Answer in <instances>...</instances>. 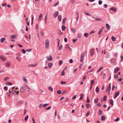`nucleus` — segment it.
I'll return each instance as SVG.
<instances>
[{"instance_id":"obj_1","label":"nucleus","mask_w":123,"mask_h":123,"mask_svg":"<svg viewBox=\"0 0 123 123\" xmlns=\"http://www.w3.org/2000/svg\"><path fill=\"white\" fill-rule=\"evenodd\" d=\"M49 41L48 39H46L45 42V47L46 48H48L49 45Z\"/></svg>"},{"instance_id":"obj_2","label":"nucleus","mask_w":123,"mask_h":123,"mask_svg":"<svg viewBox=\"0 0 123 123\" xmlns=\"http://www.w3.org/2000/svg\"><path fill=\"white\" fill-rule=\"evenodd\" d=\"M7 93V95L8 96V97H10V96L12 94V95H13L15 94L14 95L16 96V95H18V93Z\"/></svg>"},{"instance_id":"obj_3","label":"nucleus","mask_w":123,"mask_h":123,"mask_svg":"<svg viewBox=\"0 0 123 123\" xmlns=\"http://www.w3.org/2000/svg\"><path fill=\"white\" fill-rule=\"evenodd\" d=\"M111 83H110L109 84V85L108 86V88H107V89L106 90V92H109L110 90L111 89Z\"/></svg>"},{"instance_id":"obj_4","label":"nucleus","mask_w":123,"mask_h":123,"mask_svg":"<svg viewBox=\"0 0 123 123\" xmlns=\"http://www.w3.org/2000/svg\"><path fill=\"white\" fill-rule=\"evenodd\" d=\"M47 60L48 61H51L52 59V57L50 55L49 57H47Z\"/></svg>"},{"instance_id":"obj_5","label":"nucleus","mask_w":123,"mask_h":123,"mask_svg":"<svg viewBox=\"0 0 123 123\" xmlns=\"http://www.w3.org/2000/svg\"><path fill=\"white\" fill-rule=\"evenodd\" d=\"M84 59V55L83 54L82 55L80 56V62H83Z\"/></svg>"},{"instance_id":"obj_6","label":"nucleus","mask_w":123,"mask_h":123,"mask_svg":"<svg viewBox=\"0 0 123 123\" xmlns=\"http://www.w3.org/2000/svg\"><path fill=\"white\" fill-rule=\"evenodd\" d=\"M120 68H118L117 67L114 70V73H117V72L118 71L120 70Z\"/></svg>"},{"instance_id":"obj_7","label":"nucleus","mask_w":123,"mask_h":123,"mask_svg":"<svg viewBox=\"0 0 123 123\" xmlns=\"http://www.w3.org/2000/svg\"><path fill=\"white\" fill-rule=\"evenodd\" d=\"M104 27H102L100 29V30L99 31L98 34H100L103 31V30L104 29Z\"/></svg>"},{"instance_id":"obj_8","label":"nucleus","mask_w":123,"mask_h":123,"mask_svg":"<svg viewBox=\"0 0 123 123\" xmlns=\"http://www.w3.org/2000/svg\"><path fill=\"white\" fill-rule=\"evenodd\" d=\"M91 55V56L92 55L94 54V50L93 49H91L90 51Z\"/></svg>"},{"instance_id":"obj_9","label":"nucleus","mask_w":123,"mask_h":123,"mask_svg":"<svg viewBox=\"0 0 123 123\" xmlns=\"http://www.w3.org/2000/svg\"><path fill=\"white\" fill-rule=\"evenodd\" d=\"M0 58L3 61H5L6 60V58L5 57L1 55L0 56Z\"/></svg>"},{"instance_id":"obj_10","label":"nucleus","mask_w":123,"mask_h":123,"mask_svg":"<svg viewBox=\"0 0 123 123\" xmlns=\"http://www.w3.org/2000/svg\"><path fill=\"white\" fill-rule=\"evenodd\" d=\"M106 27L108 30H109L110 28V25L108 24H106Z\"/></svg>"},{"instance_id":"obj_11","label":"nucleus","mask_w":123,"mask_h":123,"mask_svg":"<svg viewBox=\"0 0 123 123\" xmlns=\"http://www.w3.org/2000/svg\"><path fill=\"white\" fill-rule=\"evenodd\" d=\"M94 81V80H92L91 81V86L90 87V89H91L92 86L93 85Z\"/></svg>"},{"instance_id":"obj_12","label":"nucleus","mask_w":123,"mask_h":123,"mask_svg":"<svg viewBox=\"0 0 123 123\" xmlns=\"http://www.w3.org/2000/svg\"><path fill=\"white\" fill-rule=\"evenodd\" d=\"M58 14L59 13L58 12H55L54 15V17L55 18L58 15Z\"/></svg>"},{"instance_id":"obj_13","label":"nucleus","mask_w":123,"mask_h":123,"mask_svg":"<svg viewBox=\"0 0 123 123\" xmlns=\"http://www.w3.org/2000/svg\"><path fill=\"white\" fill-rule=\"evenodd\" d=\"M110 104L111 105H113V101L111 99H110L109 101Z\"/></svg>"},{"instance_id":"obj_14","label":"nucleus","mask_w":123,"mask_h":123,"mask_svg":"<svg viewBox=\"0 0 123 123\" xmlns=\"http://www.w3.org/2000/svg\"><path fill=\"white\" fill-rule=\"evenodd\" d=\"M119 93H116L114 97V98L115 99L119 95Z\"/></svg>"},{"instance_id":"obj_15","label":"nucleus","mask_w":123,"mask_h":123,"mask_svg":"<svg viewBox=\"0 0 123 123\" xmlns=\"http://www.w3.org/2000/svg\"><path fill=\"white\" fill-rule=\"evenodd\" d=\"M111 10H112L115 12L116 11V9L115 7H112L110 9Z\"/></svg>"},{"instance_id":"obj_16","label":"nucleus","mask_w":123,"mask_h":123,"mask_svg":"<svg viewBox=\"0 0 123 123\" xmlns=\"http://www.w3.org/2000/svg\"><path fill=\"white\" fill-rule=\"evenodd\" d=\"M42 17V15L41 14H40V15L39 16V18L38 19V20H41Z\"/></svg>"},{"instance_id":"obj_17","label":"nucleus","mask_w":123,"mask_h":123,"mask_svg":"<svg viewBox=\"0 0 123 123\" xmlns=\"http://www.w3.org/2000/svg\"><path fill=\"white\" fill-rule=\"evenodd\" d=\"M103 69V67H100L99 69L97 71V73H99L100 71H101L102 69Z\"/></svg>"},{"instance_id":"obj_18","label":"nucleus","mask_w":123,"mask_h":123,"mask_svg":"<svg viewBox=\"0 0 123 123\" xmlns=\"http://www.w3.org/2000/svg\"><path fill=\"white\" fill-rule=\"evenodd\" d=\"M37 65V63H36L33 64L29 65V67H30L31 66H32V67H35Z\"/></svg>"},{"instance_id":"obj_19","label":"nucleus","mask_w":123,"mask_h":123,"mask_svg":"<svg viewBox=\"0 0 123 123\" xmlns=\"http://www.w3.org/2000/svg\"><path fill=\"white\" fill-rule=\"evenodd\" d=\"M5 65H6V66L7 67H9L10 65V63L9 62H7L6 64Z\"/></svg>"},{"instance_id":"obj_20","label":"nucleus","mask_w":123,"mask_h":123,"mask_svg":"<svg viewBox=\"0 0 123 123\" xmlns=\"http://www.w3.org/2000/svg\"><path fill=\"white\" fill-rule=\"evenodd\" d=\"M105 119V117L104 116H102L101 117V119L102 121H104Z\"/></svg>"},{"instance_id":"obj_21","label":"nucleus","mask_w":123,"mask_h":123,"mask_svg":"<svg viewBox=\"0 0 123 123\" xmlns=\"http://www.w3.org/2000/svg\"><path fill=\"white\" fill-rule=\"evenodd\" d=\"M58 18L59 20V21H60L62 19V16L61 15H59L58 17Z\"/></svg>"},{"instance_id":"obj_22","label":"nucleus","mask_w":123,"mask_h":123,"mask_svg":"<svg viewBox=\"0 0 123 123\" xmlns=\"http://www.w3.org/2000/svg\"><path fill=\"white\" fill-rule=\"evenodd\" d=\"M83 94L81 93L80 94V98H79L80 100H81L83 98Z\"/></svg>"},{"instance_id":"obj_23","label":"nucleus","mask_w":123,"mask_h":123,"mask_svg":"<svg viewBox=\"0 0 123 123\" xmlns=\"http://www.w3.org/2000/svg\"><path fill=\"white\" fill-rule=\"evenodd\" d=\"M16 58L18 62H20L21 61V58L20 56L17 57Z\"/></svg>"},{"instance_id":"obj_24","label":"nucleus","mask_w":123,"mask_h":123,"mask_svg":"<svg viewBox=\"0 0 123 123\" xmlns=\"http://www.w3.org/2000/svg\"><path fill=\"white\" fill-rule=\"evenodd\" d=\"M66 19H67V18H66V17L64 18L63 19V20L62 22V23L63 24H65V21L66 20Z\"/></svg>"},{"instance_id":"obj_25","label":"nucleus","mask_w":123,"mask_h":123,"mask_svg":"<svg viewBox=\"0 0 123 123\" xmlns=\"http://www.w3.org/2000/svg\"><path fill=\"white\" fill-rule=\"evenodd\" d=\"M16 37L15 35H12L10 37L12 39H13L14 38Z\"/></svg>"},{"instance_id":"obj_26","label":"nucleus","mask_w":123,"mask_h":123,"mask_svg":"<svg viewBox=\"0 0 123 123\" xmlns=\"http://www.w3.org/2000/svg\"><path fill=\"white\" fill-rule=\"evenodd\" d=\"M66 28V27L64 26V25H62V30L64 31L65 30Z\"/></svg>"},{"instance_id":"obj_27","label":"nucleus","mask_w":123,"mask_h":123,"mask_svg":"<svg viewBox=\"0 0 123 123\" xmlns=\"http://www.w3.org/2000/svg\"><path fill=\"white\" fill-rule=\"evenodd\" d=\"M52 64L51 63H49L48 64V67L50 68H51L52 66Z\"/></svg>"},{"instance_id":"obj_28","label":"nucleus","mask_w":123,"mask_h":123,"mask_svg":"<svg viewBox=\"0 0 123 123\" xmlns=\"http://www.w3.org/2000/svg\"><path fill=\"white\" fill-rule=\"evenodd\" d=\"M5 40V38H1L0 40V42L1 43L3 42Z\"/></svg>"},{"instance_id":"obj_29","label":"nucleus","mask_w":123,"mask_h":123,"mask_svg":"<svg viewBox=\"0 0 123 123\" xmlns=\"http://www.w3.org/2000/svg\"><path fill=\"white\" fill-rule=\"evenodd\" d=\"M86 107L87 108H89L90 107V104H86Z\"/></svg>"},{"instance_id":"obj_30","label":"nucleus","mask_w":123,"mask_h":123,"mask_svg":"<svg viewBox=\"0 0 123 123\" xmlns=\"http://www.w3.org/2000/svg\"><path fill=\"white\" fill-rule=\"evenodd\" d=\"M111 39H112V40L113 41H115L116 40V39L113 36H112V37Z\"/></svg>"},{"instance_id":"obj_31","label":"nucleus","mask_w":123,"mask_h":123,"mask_svg":"<svg viewBox=\"0 0 123 123\" xmlns=\"http://www.w3.org/2000/svg\"><path fill=\"white\" fill-rule=\"evenodd\" d=\"M48 89L49 90H50L51 92H52L53 91V89H52V88L50 86H49L48 87Z\"/></svg>"},{"instance_id":"obj_32","label":"nucleus","mask_w":123,"mask_h":123,"mask_svg":"<svg viewBox=\"0 0 123 123\" xmlns=\"http://www.w3.org/2000/svg\"><path fill=\"white\" fill-rule=\"evenodd\" d=\"M90 114V112L89 111H88L86 114V116L87 117Z\"/></svg>"},{"instance_id":"obj_33","label":"nucleus","mask_w":123,"mask_h":123,"mask_svg":"<svg viewBox=\"0 0 123 123\" xmlns=\"http://www.w3.org/2000/svg\"><path fill=\"white\" fill-rule=\"evenodd\" d=\"M28 117L29 116L28 115H27L26 116L25 119V121H26L28 119Z\"/></svg>"},{"instance_id":"obj_34","label":"nucleus","mask_w":123,"mask_h":123,"mask_svg":"<svg viewBox=\"0 0 123 123\" xmlns=\"http://www.w3.org/2000/svg\"><path fill=\"white\" fill-rule=\"evenodd\" d=\"M106 96H104L103 98V100L104 101H105L106 100Z\"/></svg>"},{"instance_id":"obj_35","label":"nucleus","mask_w":123,"mask_h":123,"mask_svg":"<svg viewBox=\"0 0 123 123\" xmlns=\"http://www.w3.org/2000/svg\"><path fill=\"white\" fill-rule=\"evenodd\" d=\"M65 74V73L64 72V70H63L62 72V73L61 74V75H64Z\"/></svg>"},{"instance_id":"obj_36","label":"nucleus","mask_w":123,"mask_h":123,"mask_svg":"<svg viewBox=\"0 0 123 123\" xmlns=\"http://www.w3.org/2000/svg\"><path fill=\"white\" fill-rule=\"evenodd\" d=\"M95 20L96 21H101V19L99 18H95Z\"/></svg>"},{"instance_id":"obj_37","label":"nucleus","mask_w":123,"mask_h":123,"mask_svg":"<svg viewBox=\"0 0 123 123\" xmlns=\"http://www.w3.org/2000/svg\"><path fill=\"white\" fill-rule=\"evenodd\" d=\"M98 98H96L94 100V102L95 103H97L98 102Z\"/></svg>"},{"instance_id":"obj_38","label":"nucleus","mask_w":123,"mask_h":123,"mask_svg":"<svg viewBox=\"0 0 123 123\" xmlns=\"http://www.w3.org/2000/svg\"><path fill=\"white\" fill-rule=\"evenodd\" d=\"M9 79V78L8 77H6L4 79V80L5 81H6L7 80Z\"/></svg>"},{"instance_id":"obj_39","label":"nucleus","mask_w":123,"mask_h":123,"mask_svg":"<svg viewBox=\"0 0 123 123\" xmlns=\"http://www.w3.org/2000/svg\"><path fill=\"white\" fill-rule=\"evenodd\" d=\"M84 36L86 37H87L88 36V33H85L84 34Z\"/></svg>"},{"instance_id":"obj_40","label":"nucleus","mask_w":123,"mask_h":123,"mask_svg":"<svg viewBox=\"0 0 123 123\" xmlns=\"http://www.w3.org/2000/svg\"><path fill=\"white\" fill-rule=\"evenodd\" d=\"M63 61L62 60H60L59 61V64L60 65H61Z\"/></svg>"},{"instance_id":"obj_41","label":"nucleus","mask_w":123,"mask_h":123,"mask_svg":"<svg viewBox=\"0 0 123 123\" xmlns=\"http://www.w3.org/2000/svg\"><path fill=\"white\" fill-rule=\"evenodd\" d=\"M71 30L72 31H73V32H75L76 31L75 29L74 28H72L71 29Z\"/></svg>"},{"instance_id":"obj_42","label":"nucleus","mask_w":123,"mask_h":123,"mask_svg":"<svg viewBox=\"0 0 123 123\" xmlns=\"http://www.w3.org/2000/svg\"><path fill=\"white\" fill-rule=\"evenodd\" d=\"M96 92H99V88L98 87H97L96 89Z\"/></svg>"},{"instance_id":"obj_43","label":"nucleus","mask_w":123,"mask_h":123,"mask_svg":"<svg viewBox=\"0 0 123 123\" xmlns=\"http://www.w3.org/2000/svg\"><path fill=\"white\" fill-rule=\"evenodd\" d=\"M49 104H44L43 106V107H46L47 105Z\"/></svg>"},{"instance_id":"obj_44","label":"nucleus","mask_w":123,"mask_h":123,"mask_svg":"<svg viewBox=\"0 0 123 123\" xmlns=\"http://www.w3.org/2000/svg\"><path fill=\"white\" fill-rule=\"evenodd\" d=\"M118 78V75L117 74L114 76V78L117 79Z\"/></svg>"},{"instance_id":"obj_45","label":"nucleus","mask_w":123,"mask_h":123,"mask_svg":"<svg viewBox=\"0 0 123 123\" xmlns=\"http://www.w3.org/2000/svg\"><path fill=\"white\" fill-rule=\"evenodd\" d=\"M61 84H64L66 83V82L65 81H61Z\"/></svg>"},{"instance_id":"obj_46","label":"nucleus","mask_w":123,"mask_h":123,"mask_svg":"<svg viewBox=\"0 0 123 123\" xmlns=\"http://www.w3.org/2000/svg\"><path fill=\"white\" fill-rule=\"evenodd\" d=\"M119 118H118L114 120V121H115L117 122L119 121Z\"/></svg>"},{"instance_id":"obj_47","label":"nucleus","mask_w":123,"mask_h":123,"mask_svg":"<svg viewBox=\"0 0 123 123\" xmlns=\"http://www.w3.org/2000/svg\"><path fill=\"white\" fill-rule=\"evenodd\" d=\"M23 80L25 82H27V80H26L25 77L23 78Z\"/></svg>"},{"instance_id":"obj_48","label":"nucleus","mask_w":123,"mask_h":123,"mask_svg":"<svg viewBox=\"0 0 123 123\" xmlns=\"http://www.w3.org/2000/svg\"><path fill=\"white\" fill-rule=\"evenodd\" d=\"M98 113H99V115H101L102 114V112L101 111V110H99V111Z\"/></svg>"},{"instance_id":"obj_49","label":"nucleus","mask_w":123,"mask_h":123,"mask_svg":"<svg viewBox=\"0 0 123 123\" xmlns=\"http://www.w3.org/2000/svg\"><path fill=\"white\" fill-rule=\"evenodd\" d=\"M47 15H46L45 16V22L46 24V21H47Z\"/></svg>"},{"instance_id":"obj_50","label":"nucleus","mask_w":123,"mask_h":123,"mask_svg":"<svg viewBox=\"0 0 123 123\" xmlns=\"http://www.w3.org/2000/svg\"><path fill=\"white\" fill-rule=\"evenodd\" d=\"M22 50V51L23 53V54H24L26 52V51L25 50L23 49Z\"/></svg>"},{"instance_id":"obj_51","label":"nucleus","mask_w":123,"mask_h":123,"mask_svg":"<svg viewBox=\"0 0 123 123\" xmlns=\"http://www.w3.org/2000/svg\"><path fill=\"white\" fill-rule=\"evenodd\" d=\"M97 105L99 107H101V104L99 103H98V104Z\"/></svg>"},{"instance_id":"obj_52","label":"nucleus","mask_w":123,"mask_h":123,"mask_svg":"<svg viewBox=\"0 0 123 123\" xmlns=\"http://www.w3.org/2000/svg\"><path fill=\"white\" fill-rule=\"evenodd\" d=\"M87 102L88 103H89L90 102V100L89 99L88 97H87Z\"/></svg>"},{"instance_id":"obj_53","label":"nucleus","mask_w":123,"mask_h":123,"mask_svg":"<svg viewBox=\"0 0 123 123\" xmlns=\"http://www.w3.org/2000/svg\"><path fill=\"white\" fill-rule=\"evenodd\" d=\"M62 45H61V46L59 48V50H61V49L62 48Z\"/></svg>"},{"instance_id":"obj_54","label":"nucleus","mask_w":123,"mask_h":123,"mask_svg":"<svg viewBox=\"0 0 123 123\" xmlns=\"http://www.w3.org/2000/svg\"><path fill=\"white\" fill-rule=\"evenodd\" d=\"M86 78V76H84L82 79V81H83L84 80H85V79Z\"/></svg>"},{"instance_id":"obj_55","label":"nucleus","mask_w":123,"mask_h":123,"mask_svg":"<svg viewBox=\"0 0 123 123\" xmlns=\"http://www.w3.org/2000/svg\"><path fill=\"white\" fill-rule=\"evenodd\" d=\"M123 80V78H120L119 79H118V80L119 81H122V80Z\"/></svg>"},{"instance_id":"obj_56","label":"nucleus","mask_w":123,"mask_h":123,"mask_svg":"<svg viewBox=\"0 0 123 123\" xmlns=\"http://www.w3.org/2000/svg\"><path fill=\"white\" fill-rule=\"evenodd\" d=\"M71 1L72 3L73 4H74L75 2L74 0H71Z\"/></svg>"},{"instance_id":"obj_57","label":"nucleus","mask_w":123,"mask_h":123,"mask_svg":"<svg viewBox=\"0 0 123 123\" xmlns=\"http://www.w3.org/2000/svg\"><path fill=\"white\" fill-rule=\"evenodd\" d=\"M51 108V106H50L47 108H46V110H49Z\"/></svg>"},{"instance_id":"obj_58","label":"nucleus","mask_w":123,"mask_h":123,"mask_svg":"<svg viewBox=\"0 0 123 123\" xmlns=\"http://www.w3.org/2000/svg\"><path fill=\"white\" fill-rule=\"evenodd\" d=\"M93 71L94 70L93 69H92L90 71L87 72V74L88 73L93 72Z\"/></svg>"},{"instance_id":"obj_59","label":"nucleus","mask_w":123,"mask_h":123,"mask_svg":"<svg viewBox=\"0 0 123 123\" xmlns=\"http://www.w3.org/2000/svg\"><path fill=\"white\" fill-rule=\"evenodd\" d=\"M102 2L101 0H100L99 1L98 3L99 5L101 4H102Z\"/></svg>"},{"instance_id":"obj_60","label":"nucleus","mask_w":123,"mask_h":123,"mask_svg":"<svg viewBox=\"0 0 123 123\" xmlns=\"http://www.w3.org/2000/svg\"><path fill=\"white\" fill-rule=\"evenodd\" d=\"M23 102H22V101H20V102H18L17 103V104H21L22 103H23Z\"/></svg>"},{"instance_id":"obj_61","label":"nucleus","mask_w":123,"mask_h":123,"mask_svg":"<svg viewBox=\"0 0 123 123\" xmlns=\"http://www.w3.org/2000/svg\"><path fill=\"white\" fill-rule=\"evenodd\" d=\"M59 3V2L58 1H57V2L54 5V6H56L58 5V4Z\"/></svg>"},{"instance_id":"obj_62","label":"nucleus","mask_w":123,"mask_h":123,"mask_svg":"<svg viewBox=\"0 0 123 123\" xmlns=\"http://www.w3.org/2000/svg\"><path fill=\"white\" fill-rule=\"evenodd\" d=\"M69 62L72 63L73 62V61L72 59H70L69 60Z\"/></svg>"},{"instance_id":"obj_63","label":"nucleus","mask_w":123,"mask_h":123,"mask_svg":"<svg viewBox=\"0 0 123 123\" xmlns=\"http://www.w3.org/2000/svg\"><path fill=\"white\" fill-rule=\"evenodd\" d=\"M104 7L105 8H106L108 7V6L106 4H105L104 5Z\"/></svg>"},{"instance_id":"obj_64","label":"nucleus","mask_w":123,"mask_h":123,"mask_svg":"<svg viewBox=\"0 0 123 123\" xmlns=\"http://www.w3.org/2000/svg\"><path fill=\"white\" fill-rule=\"evenodd\" d=\"M121 61H122L123 60V56L122 55H121Z\"/></svg>"}]
</instances>
